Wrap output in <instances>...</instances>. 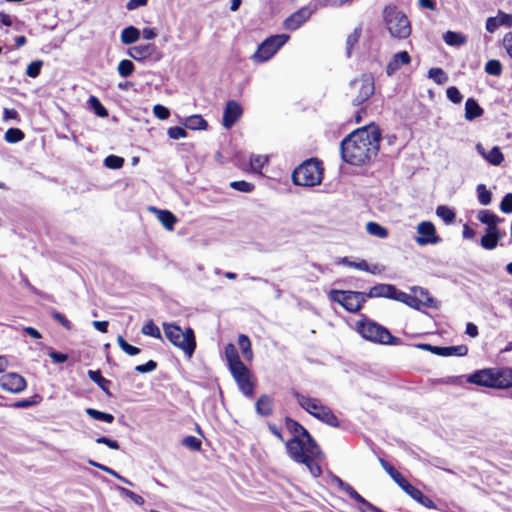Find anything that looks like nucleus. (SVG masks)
<instances>
[{"label": "nucleus", "instance_id": "nucleus-1", "mask_svg": "<svg viewBox=\"0 0 512 512\" xmlns=\"http://www.w3.org/2000/svg\"><path fill=\"white\" fill-rule=\"evenodd\" d=\"M285 426L293 435L285 444L289 457L296 463L304 464L313 477H319L322 473L319 461L324 459L320 447L299 422L286 417Z\"/></svg>", "mask_w": 512, "mask_h": 512}, {"label": "nucleus", "instance_id": "nucleus-2", "mask_svg": "<svg viewBox=\"0 0 512 512\" xmlns=\"http://www.w3.org/2000/svg\"><path fill=\"white\" fill-rule=\"evenodd\" d=\"M380 140L381 134L375 125L356 129L341 141L342 159L350 165H366L376 158Z\"/></svg>", "mask_w": 512, "mask_h": 512}, {"label": "nucleus", "instance_id": "nucleus-3", "mask_svg": "<svg viewBox=\"0 0 512 512\" xmlns=\"http://www.w3.org/2000/svg\"><path fill=\"white\" fill-rule=\"evenodd\" d=\"M357 332L367 341L382 345H400V338L393 336L390 331L379 323L363 316L356 323Z\"/></svg>", "mask_w": 512, "mask_h": 512}, {"label": "nucleus", "instance_id": "nucleus-4", "mask_svg": "<svg viewBox=\"0 0 512 512\" xmlns=\"http://www.w3.org/2000/svg\"><path fill=\"white\" fill-rule=\"evenodd\" d=\"M292 395L299 406L317 420L332 427L339 426L337 417L329 407L322 404L320 399L304 395L297 390H292Z\"/></svg>", "mask_w": 512, "mask_h": 512}, {"label": "nucleus", "instance_id": "nucleus-5", "mask_svg": "<svg viewBox=\"0 0 512 512\" xmlns=\"http://www.w3.org/2000/svg\"><path fill=\"white\" fill-rule=\"evenodd\" d=\"M163 330L166 338L176 347L184 351L190 358L196 348L194 331L191 328L182 330L174 323H164Z\"/></svg>", "mask_w": 512, "mask_h": 512}, {"label": "nucleus", "instance_id": "nucleus-6", "mask_svg": "<svg viewBox=\"0 0 512 512\" xmlns=\"http://www.w3.org/2000/svg\"><path fill=\"white\" fill-rule=\"evenodd\" d=\"M384 22L393 38L406 39L411 34L412 29L408 17L395 7H386L384 9Z\"/></svg>", "mask_w": 512, "mask_h": 512}, {"label": "nucleus", "instance_id": "nucleus-7", "mask_svg": "<svg viewBox=\"0 0 512 512\" xmlns=\"http://www.w3.org/2000/svg\"><path fill=\"white\" fill-rule=\"evenodd\" d=\"M322 175L323 169L320 162L310 159L293 171L292 179L298 186H315L321 183Z\"/></svg>", "mask_w": 512, "mask_h": 512}, {"label": "nucleus", "instance_id": "nucleus-8", "mask_svg": "<svg viewBox=\"0 0 512 512\" xmlns=\"http://www.w3.org/2000/svg\"><path fill=\"white\" fill-rule=\"evenodd\" d=\"M329 299L340 304L348 312L356 313L361 310L367 296L365 292L333 289L329 292Z\"/></svg>", "mask_w": 512, "mask_h": 512}, {"label": "nucleus", "instance_id": "nucleus-9", "mask_svg": "<svg viewBox=\"0 0 512 512\" xmlns=\"http://www.w3.org/2000/svg\"><path fill=\"white\" fill-rule=\"evenodd\" d=\"M287 34L272 35L265 39L253 54V59L257 62H266L271 59L275 53L289 40Z\"/></svg>", "mask_w": 512, "mask_h": 512}, {"label": "nucleus", "instance_id": "nucleus-10", "mask_svg": "<svg viewBox=\"0 0 512 512\" xmlns=\"http://www.w3.org/2000/svg\"><path fill=\"white\" fill-rule=\"evenodd\" d=\"M350 86L355 94L352 100L355 106L367 101L375 91L374 78L371 74L361 75V77L351 81Z\"/></svg>", "mask_w": 512, "mask_h": 512}, {"label": "nucleus", "instance_id": "nucleus-11", "mask_svg": "<svg viewBox=\"0 0 512 512\" xmlns=\"http://www.w3.org/2000/svg\"><path fill=\"white\" fill-rule=\"evenodd\" d=\"M230 372L235 379L239 390L247 397L253 396L254 386L251 382V372L245 364L238 365L230 369Z\"/></svg>", "mask_w": 512, "mask_h": 512}, {"label": "nucleus", "instance_id": "nucleus-12", "mask_svg": "<svg viewBox=\"0 0 512 512\" xmlns=\"http://www.w3.org/2000/svg\"><path fill=\"white\" fill-rule=\"evenodd\" d=\"M417 233L419 236L415 238V241L420 246L429 244H438L441 239L436 233L435 226L432 222L422 221L417 225Z\"/></svg>", "mask_w": 512, "mask_h": 512}, {"label": "nucleus", "instance_id": "nucleus-13", "mask_svg": "<svg viewBox=\"0 0 512 512\" xmlns=\"http://www.w3.org/2000/svg\"><path fill=\"white\" fill-rule=\"evenodd\" d=\"M26 380L17 373H6L0 377V386L11 393H20L26 388Z\"/></svg>", "mask_w": 512, "mask_h": 512}, {"label": "nucleus", "instance_id": "nucleus-14", "mask_svg": "<svg viewBox=\"0 0 512 512\" xmlns=\"http://www.w3.org/2000/svg\"><path fill=\"white\" fill-rule=\"evenodd\" d=\"M242 114L241 105L235 100H229L223 112L222 125L226 129H230L241 118Z\"/></svg>", "mask_w": 512, "mask_h": 512}, {"label": "nucleus", "instance_id": "nucleus-15", "mask_svg": "<svg viewBox=\"0 0 512 512\" xmlns=\"http://www.w3.org/2000/svg\"><path fill=\"white\" fill-rule=\"evenodd\" d=\"M495 369L478 370L470 374L467 382L489 388H496Z\"/></svg>", "mask_w": 512, "mask_h": 512}, {"label": "nucleus", "instance_id": "nucleus-16", "mask_svg": "<svg viewBox=\"0 0 512 512\" xmlns=\"http://www.w3.org/2000/svg\"><path fill=\"white\" fill-rule=\"evenodd\" d=\"M500 26L511 28L512 14L499 10L496 16L487 18L485 27L488 32L494 33Z\"/></svg>", "mask_w": 512, "mask_h": 512}, {"label": "nucleus", "instance_id": "nucleus-17", "mask_svg": "<svg viewBox=\"0 0 512 512\" xmlns=\"http://www.w3.org/2000/svg\"><path fill=\"white\" fill-rule=\"evenodd\" d=\"M398 289L392 285V284H377L373 286L368 293H366L367 299L368 298H388L396 300Z\"/></svg>", "mask_w": 512, "mask_h": 512}, {"label": "nucleus", "instance_id": "nucleus-18", "mask_svg": "<svg viewBox=\"0 0 512 512\" xmlns=\"http://www.w3.org/2000/svg\"><path fill=\"white\" fill-rule=\"evenodd\" d=\"M156 50L154 44H141L137 46L130 47L127 50V55L133 58L136 61H143L149 57H151Z\"/></svg>", "mask_w": 512, "mask_h": 512}, {"label": "nucleus", "instance_id": "nucleus-19", "mask_svg": "<svg viewBox=\"0 0 512 512\" xmlns=\"http://www.w3.org/2000/svg\"><path fill=\"white\" fill-rule=\"evenodd\" d=\"M476 150L491 165L498 166L504 160V155L498 146H494L489 152H486L482 144L478 143Z\"/></svg>", "mask_w": 512, "mask_h": 512}, {"label": "nucleus", "instance_id": "nucleus-20", "mask_svg": "<svg viewBox=\"0 0 512 512\" xmlns=\"http://www.w3.org/2000/svg\"><path fill=\"white\" fill-rule=\"evenodd\" d=\"M411 61L410 55L406 51L396 53L390 62L387 64L386 73L391 76L394 74L402 65H407Z\"/></svg>", "mask_w": 512, "mask_h": 512}, {"label": "nucleus", "instance_id": "nucleus-21", "mask_svg": "<svg viewBox=\"0 0 512 512\" xmlns=\"http://www.w3.org/2000/svg\"><path fill=\"white\" fill-rule=\"evenodd\" d=\"M495 380H496V388L505 389L512 387V369L511 368H501L495 369Z\"/></svg>", "mask_w": 512, "mask_h": 512}, {"label": "nucleus", "instance_id": "nucleus-22", "mask_svg": "<svg viewBox=\"0 0 512 512\" xmlns=\"http://www.w3.org/2000/svg\"><path fill=\"white\" fill-rule=\"evenodd\" d=\"M308 16L307 10H299L285 20L284 26L288 30H296L308 19Z\"/></svg>", "mask_w": 512, "mask_h": 512}, {"label": "nucleus", "instance_id": "nucleus-23", "mask_svg": "<svg viewBox=\"0 0 512 512\" xmlns=\"http://www.w3.org/2000/svg\"><path fill=\"white\" fill-rule=\"evenodd\" d=\"M256 412L261 416H269L273 411V399L264 394L261 395L255 405Z\"/></svg>", "mask_w": 512, "mask_h": 512}, {"label": "nucleus", "instance_id": "nucleus-24", "mask_svg": "<svg viewBox=\"0 0 512 512\" xmlns=\"http://www.w3.org/2000/svg\"><path fill=\"white\" fill-rule=\"evenodd\" d=\"M468 353V347L466 345H458V346H447V347H438L436 351V355L449 357V356H465Z\"/></svg>", "mask_w": 512, "mask_h": 512}, {"label": "nucleus", "instance_id": "nucleus-25", "mask_svg": "<svg viewBox=\"0 0 512 512\" xmlns=\"http://www.w3.org/2000/svg\"><path fill=\"white\" fill-rule=\"evenodd\" d=\"M483 109L479 106L475 99L469 98L465 103V119L473 121L475 118L483 114Z\"/></svg>", "mask_w": 512, "mask_h": 512}, {"label": "nucleus", "instance_id": "nucleus-26", "mask_svg": "<svg viewBox=\"0 0 512 512\" xmlns=\"http://www.w3.org/2000/svg\"><path fill=\"white\" fill-rule=\"evenodd\" d=\"M87 375L106 395L111 396L109 391L111 381L104 378L99 370H88Z\"/></svg>", "mask_w": 512, "mask_h": 512}, {"label": "nucleus", "instance_id": "nucleus-27", "mask_svg": "<svg viewBox=\"0 0 512 512\" xmlns=\"http://www.w3.org/2000/svg\"><path fill=\"white\" fill-rule=\"evenodd\" d=\"M141 32L134 26H128L121 31L120 40L124 45L136 43L140 38Z\"/></svg>", "mask_w": 512, "mask_h": 512}, {"label": "nucleus", "instance_id": "nucleus-28", "mask_svg": "<svg viewBox=\"0 0 512 512\" xmlns=\"http://www.w3.org/2000/svg\"><path fill=\"white\" fill-rule=\"evenodd\" d=\"M224 353L228 362L229 370L237 367L238 365L244 364L239 358L236 347L232 343H229L225 346Z\"/></svg>", "mask_w": 512, "mask_h": 512}, {"label": "nucleus", "instance_id": "nucleus-29", "mask_svg": "<svg viewBox=\"0 0 512 512\" xmlns=\"http://www.w3.org/2000/svg\"><path fill=\"white\" fill-rule=\"evenodd\" d=\"M406 493L423 506L430 509L436 508V504L434 503V501L429 497L425 496L419 489L415 488L414 486L410 487V489Z\"/></svg>", "mask_w": 512, "mask_h": 512}, {"label": "nucleus", "instance_id": "nucleus-30", "mask_svg": "<svg viewBox=\"0 0 512 512\" xmlns=\"http://www.w3.org/2000/svg\"><path fill=\"white\" fill-rule=\"evenodd\" d=\"M157 213V218L161 222V224L169 231L174 229V225L177 222V218L173 213L168 210H158L154 209Z\"/></svg>", "mask_w": 512, "mask_h": 512}, {"label": "nucleus", "instance_id": "nucleus-31", "mask_svg": "<svg viewBox=\"0 0 512 512\" xmlns=\"http://www.w3.org/2000/svg\"><path fill=\"white\" fill-rule=\"evenodd\" d=\"M412 292L421 300L423 306L428 308L436 307V301L425 288L415 286L412 288Z\"/></svg>", "mask_w": 512, "mask_h": 512}, {"label": "nucleus", "instance_id": "nucleus-32", "mask_svg": "<svg viewBox=\"0 0 512 512\" xmlns=\"http://www.w3.org/2000/svg\"><path fill=\"white\" fill-rule=\"evenodd\" d=\"M184 125L191 130H205L208 124L201 115H192L185 119Z\"/></svg>", "mask_w": 512, "mask_h": 512}, {"label": "nucleus", "instance_id": "nucleus-33", "mask_svg": "<svg viewBox=\"0 0 512 512\" xmlns=\"http://www.w3.org/2000/svg\"><path fill=\"white\" fill-rule=\"evenodd\" d=\"M477 219L486 225L490 224H500L504 221V219L498 217L496 214L491 212L490 210L482 209L477 213Z\"/></svg>", "mask_w": 512, "mask_h": 512}, {"label": "nucleus", "instance_id": "nucleus-34", "mask_svg": "<svg viewBox=\"0 0 512 512\" xmlns=\"http://www.w3.org/2000/svg\"><path fill=\"white\" fill-rule=\"evenodd\" d=\"M238 345L241 350V353L247 361H251L253 359V351L251 348V341L248 336L241 334L238 337Z\"/></svg>", "mask_w": 512, "mask_h": 512}, {"label": "nucleus", "instance_id": "nucleus-35", "mask_svg": "<svg viewBox=\"0 0 512 512\" xmlns=\"http://www.w3.org/2000/svg\"><path fill=\"white\" fill-rule=\"evenodd\" d=\"M396 301L402 302L414 309H419L420 305H422L421 300L415 294L410 295L400 290L397 293Z\"/></svg>", "mask_w": 512, "mask_h": 512}, {"label": "nucleus", "instance_id": "nucleus-36", "mask_svg": "<svg viewBox=\"0 0 512 512\" xmlns=\"http://www.w3.org/2000/svg\"><path fill=\"white\" fill-rule=\"evenodd\" d=\"M436 215L441 218L445 224L453 223L456 217L454 210L445 205H440L436 208Z\"/></svg>", "mask_w": 512, "mask_h": 512}, {"label": "nucleus", "instance_id": "nucleus-37", "mask_svg": "<svg viewBox=\"0 0 512 512\" xmlns=\"http://www.w3.org/2000/svg\"><path fill=\"white\" fill-rule=\"evenodd\" d=\"M366 231L373 236L384 239L388 236V230L376 222H368L366 224Z\"/></svg>", "mask_w": 512, "mask_h": 512}, {"label": "nucleus", "instance_id": "nucleus-38", "mask_svg": "<svg viewBox=\"0 0 512 512\" xmlns=\"http://www.w3.org/2000/svg\"><path fill=\"white\" fill-rule=\"evenodd\" d=\"M443 39L446 44L451 46H460L466 42V39L462 34L453 31H447L444 34Z\"/></svg>", "mask_w": 512, "mask_h": 512}, {"label": "nucleus", "instance_id": "nucleus-39", "mask_svg": "<svg viewBox=\"0 0 512 512\" xmlns=\"http://www.w3.org/2000/svg\"><path fill=\"white\" fill-rule=\"evenodd\" d=\"M484 70L491 76L499 77L502 75L503 66L499 60L491 59L486 62Z\"/></svg>", "mask_w": 512, "mask_h": 512}, {"label": "nucleus", "instance_id": "nucleus-40", "mask_svg": "<svg viewBox=\"0 0 512 512\" xmlns=\"http://www.w3.org/2000/svg\"><path fill=\"white\" fill-rule=\"evenodd\" d=\"M88 103L90 105V108L94 111V113L99 117H107L108 111L107 109L101 104L99 99L96 96H90Z\"/></svg>", "mask_w": 512, "mask_h": 512}, {"label": "nucleus", "instance_id": "nucleus-41", "mask_svg": "<svg viewBox=\"0 0 512 512\" xmlns=\"http://www.w3.org/2000/svg\"><path fill=\"white\" fill-rule=\"evenodd\" d=\"M24 137L25 134L18 128H9L4 135L5 141L12 144L22 141Z\"/></svg>", "mask_w": 512, "mask_h": 512}, {"label": "nucleus", "instance_id": "nucleus-42", "mask_svg": "<svg viewBox=\"0 0 512 512\" xmlns=\"http://www.w3.org/2000/svg\"><path fill=\"white\" fill-rule=\"evenodd\" d=\"M86 413L91 418L98 420V421H104L107 423H112L114 421V416L112 414L101 412V411H98L93 408H87Z\"/></svg>", "mask_w": 512, "mask_h": 512}, {"label": "nucleus", "instance_id": "nucleus-43", "mask_svg": "<svg viewBox=\"0 0 512 512\" xmlns=\"http://www.w3.org/2000/svg\"><path fill=\"white\" fill-rule=\"evenodd\" d=\"M141 331L146 336L162 339L160 329L152 320H149L147 323H145Z\"/></svg>", "mask_w": 512, "mask_h": 512}, {"label": "nucleus", "instance_id": "nucleus-44", "mask_svg": "<svg viewBox=\"0 0 512 512\" xmlns=\"http://www.w3.org/2000/svg\"><path fill=\"white\" fill-rule=\"evenodd\" d=\"M476 190L479 203L484 206L489 205L492 201V194L487 190L486 186L484 184H479Z\"/></svg>", "mask_w": 512, "mask_h": 512}, {"label": "nucleus", "instance_id": "nucleus-45", "mask_svg": "<svg viewBox=\"0 0 512 512\" xmlns=\"http://www.w3.org/2000/svg\"><path fill=\"white\" fill-rule=\"evenodd\" d=\"M134 64L132 61L124 59L118 64L117 71L121 77H129L134 71Z\"/></svg>", "mask_w": 512, "mask_h": 512}, {"label": "nucleus", "instance_id": "nucleus-46", "mask_svg": "<svg viewBox=\"0 0 512 512\" xmlns=\"http://www.w3.org/2000/svg\"><path fill=\"white\" fill-rule=\"evenodd\" d=\"M116 489L119 491V493L126 497V498H129L130 500H132L136 505H139V506H142L144 504V499L134 493L133 491L127 489V488H124L122 486H117Z\"/></svg>", "mask_w": 512, "mask_h": 512}, {"label": "nucleus", "instance_id": "nucleus-47", "mask_svg": "<svg viewBox=\"0 0 512 512\" xmlns=\"http://www.w3.org/2000/svg\"><path fill=\"white\" fill-rule=\"evenodd\" d=\"M428 78L432 79L437 84H444L448 77L441 68H431L428 71Z\"/></svg>", "mask_w": 512, "mask_h": 512}, {"label": "nucleus", "instance_id": "nucleus-48", "mask_svg": "<svg viewBox=\"0 0 512 512\" xmlns=\"http://www.w3.org/2000/svg\"><path fill=\"white\" fill-rule=\"evenodd\" d=\"M360 36H361V28L360 27L355 28L354 31L348 35L347 40H346V50H347L348 56H350L351 49L354 47V45H356L358 43Z\"/></svg>", "mask_w": 512, "mask_h": 512}, {"label": "nucleus", "instance_id": "nucleus-49", "mask_svg": "<svg viewBox=\"0 0 512 512\" xmlns=\"http://www.w3.org/2000/svg\"><path fill=\"white\" fill-rule=\"evenodd\" d=\"M117 343L120 348L130 356H135L140 353V349L133 345H130L122 336L117 337Z\"/></svg>", "mask_w": 512, "mask_h": 512}, {"label": "nucleus", "instance_id": "nucleus-50", "mask_svg": "<svg viewBox=\"0 0 512 512\" xmlns=\"http://www.w3.org/2000/svg\"><path fill=\"white\" fill-rule=\"evenodd\" d=\"M124 164V159L116 155H109L104 159V165L109 169H120Z\"/></svg>", "mask_w": 512, "mask_h": 512}, {"label": "nucleus", "instance_id": "nucleus-51", "mask_svg": "<svg viewBox=\"0 0 512 512\" xmlns=\"http://www.w3.org/2000/svg\"><path fill=\"white\" fill-rule=\"evenodd\" d=\"M502 238H499V237H494V236H489L487 234H485L481 240H480V245L486 249V250H493L497 247L498 245V242L501 240Z\"/></svg>", "mask_w": 512, "mask_h": 512}, {"label": "nucleus", "instance_id": "nucleus-52", "mask_svg": "<svg viewBox=\"0 0 512 512\" xmlns=\"http://www.w3.org/2000/svg\"><path fill=\"white\" fill-rule=\"evenodd\" d=\"M268 161L267 157L261 155H253L250 158V166L252 171L260 172L265 163Z\"/></svg>", "mask_w": 512, "mask_h": 512}, {"label": "nucleus", "instance_id": "nucleus-53", "mask_svg": "<svg viewBox=\"0 0 512 512\" xmlns=\"http://www.w3.org/2000/svg\"><path fill=\"white\" fill-rule=\"evenodd\" d=\"M42 66L43 62L41 60L31 62L26 68V75L36 78L40 74Z\"/></svg>", "mask_w": 512, "mask_h": 512}, {"label": "nucleus", "instance_id": "nucleus-54", "mask_svg": "<svg viewBox=\"0 0 512 512\" xmlns=\"http://www.w3.org/2000/svg\"><path fill=\"white\" fill-rule=\"evenodd\" d=\"M230 187L237 191H241V192H245V193L252 192L254 189V185L252 183H249L244 180L233 181L230 183Z\"/></svg>", "mask_w": 512, "mask_h": 512}, {"label": "nucleus", "instance_id": "nucleus-55", "mask_svg": "<svg viewBox=\"0 0 512 512\" xmlns=\"http://www.w3.org/2000/svg\"><path fill=\"white\" fill-rule=\"evenodd\" d=\"M379 462L382 468L389 474V476L395 481L397 478H400L401 473L398 472L389 462L384 460L383 458H379Z\"/></svg>", "mask_w": 512, "mask_h": 512}, {"label": "nucleus", "instance_id": "nucleus-56", "mask_svg": "<svg viewBox=\"0 0 512 512\" xmlns=\"http://www.w3.org/2000/svg\"><path fill=\"white\" fill-rule=\"evenodd\" d=\"M446 96L452 103L455 104L460 103L463 99V96L458 90V88L454 86H451L446 90Z\"/></svg>", "mask_w": 512, "mask_h": 512}, {"label": "nucleus", "instance_id": "nucleus-57", "mask_svg": "<svg viewBox=\"0 0 512 512\" xmlns=\"http://www.w3.org/2000/svg\"><path fill=\"white\" fill-rule=\"evenodd\" d=\"M182 443L184 446L194 451H198L201 448V441L194 436H186Z\"/></svg>", "mask_w": 512, "mask_h": 512}, {"label": "nucleus", "instance_id": "nucleus-58", "mask_svg": "<svg viewBox=\"0 0 512 512\" xmlns=\"http://www.w3.org/2000/svg\"><path fill=\"white\" fill-rule=\"evenodd\" d=\"M167 133L171 139H181L187 137L186 130L179 126L170 127Z\"/></svg>", "mask_w": 512, "mask_h": 512}, {"label": "nucleus", "instance_id": "nucleus-59", "mask_svg": "<svg viewBox=\"0 0 512 512\" xmlns=\"http://www.w3.org/2000/svg\"><path fill=\"white\" fill-rule=\"evenodd\" d=\"M500 210L506 214L512 213V193H507L503 197L500 203Z\"/></svg>", "mask_w": 512, "mask_h": 512}, {"label": "nucleus", "instance_id": "nucleus-60", "mask_svg": "<svg viewBox=\"0 0 512 512\" xmlns=\"http://www.w3.org/2000/svg\"><path fill=\"white\" fill-rule=\"evenodd\" d=\"M153 113L155 117L161 120H165L170 116L169 109L161 104H157L153 107Z\"/></svg>", "mask_w": 512, "mask_h": 512}, {"label": "nucleus", "instance_id": "nucleus-61", "mask_svg": "<svg viewBox=\"0 0 512 512\" xmlns=\"http://www.w3.org/2000/svg\"><path fill=\"white\" fill-rule=\"evenodd\" d=\"M342 263L346 266L365 271L367 269V262L365 260H361L359 262L351 261L348 257H344L342 259Z\"/></svg>", "mask_w": 512, "mask_h": 512}, {"label": "nucleus", "instance_id": "nucleus-62", "mask_svg": "<svg viewBox=\"0 0 512 512\" xmlns=\"http://www.w3.org/2000/svg\"><path fill=\"white\" fill-rule=\"evenodd\" d=\"M349 497L355 500L357 503L365 502V498H363L351 485L347 484L343 489Z\"/></svg>", "mask_w": 512, "mask_h": 512}, {"label": "nucleus", "instance_id": "nucleus-63", "mask_svg": "<svg viewBox=\"0 0 512 512\" xmlns=\"http://www.w3.org/2000/svg\"><path fill=\"white\" fill-rule=\"evenodd\" d=\"M157 363L153 360H149L145 364L137 365L135 370L139 373H149L156 369Z\"/></svg>", "mask_w": 512, "mask_h": 512}, {"label": "nucleus", "instance_id": "nucleus-64", "mask_svg": "<svg viewBox=\"0 0 512 512\" xmlns=\"http://www.w3.org/2000/svg\"><path fill=\"white\" fill-rule=\"evenodd\" d=\"M499 224H490L487 225L485 229V234L489 236L499 237L503 238L505 235V232L501 231L498 227Z\"/></svg>", "mask_w": 512, "mask_h": 512}]
</instances>
